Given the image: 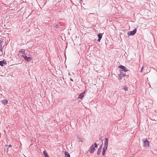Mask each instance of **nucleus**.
Masks as SVG:
<instances>
[{
	"label": "nucleus",
	"instance_id": "nucleus-7",
	"mask_svg": "<svg viewBox=\"0 0 157 157\" xmlns=\"http://www.w3.org/2000/svg\"><path fill=\"white\" fill-rule=\"evenodd\" d=\"M85 92V91L79 95L78 98L80 99H82L84 97Z\"/></svg>",
	"mask_w": 157,
	"mask_h": 157
},
{
	"label": "nucleus",
	"instance_id": "nucleus-3",
	"mask_svg": "<svg viewBox=\"0 0 157 157\" xmlns=\"http://www.w3.org/2000/svg\"><path fill=\"white\" fill-rule=\"evenodd\" d=\"M24 59L27 62H29L32 59V58L31 57H28L26 56H23Z\"/></svg>",
	"mask_w": 157,
	"mask_h": 157
},
{
	"label": "nucleus",
	"instance_id": "nucleus-19",
	"mask_svg": "<svg viewBox=\"0 0 157 157\" xmlns=\"http://www.w3.org/2000/svg\"><path fill=\"white\" fill-rule=\"evenodd\" d=\"M143 67H142V68H141V71H140V72H143Z\"/></svg>",
	"mask_w": 157,
	"mask_h": 157
},
{
	"label": "nucleus",
	"instance_id": "nucleus-4",
	"mask_svg": "<svg viewBox=\"0 0 157 157\" xmlns=\"http://www.w3.org/2000/svg\"><path fill=\"white\" fill-rule=\"evenodd\" d=\"M118 67L119 68L122 69V70L121 71H124L125 72H126L128 71V70L126 68V67H125L122 66V65H120Z\"/></svg>",
	"mask_w": 157,
	"mask_h": 157
},
{
	"label": "nucleus",
	"instance_id": "nucleus-17",
	"mask_svg": "<svg viewBox=\"0 0 157 157\" xmlns=\"http://www.w3.org/2000/svg\"><path fill=\"white\" fill-rule=\"evenodd\" d=\"M123 89L125 91H127L128 90V88L126 86H124Z\"/></svg>",
	"mask_w": 157,
	"mask_h": 157
},
{
	"label": "nucleus",
	"instance_id": "nucleus-5",
	"mask_svg": "<svg viewBox=\"0 0 157 157\" xmlns=\"http://www.w3.org/2000/svg\"><path fill=\"white\" fill-rule=\"evenodd\" d=\"M136 29H134L133 31L128 32V34L129 36L133 35L136 33Z\"/></svg>",
	"mask_w": 157,
	"mask_h": 157
},
{
	"label": "nucleus",
	"instance_id": "nucleus-21",
	"mask_svg": "<svg viewBox=\"0 0 157 157\" xmlns=\"http://www.w3.org/2000/svg\"><path fill=\"white\" fill-rule=\"evenodd\" d=\"M70 79L71 81H73V80L72 78H70Z\"/></svg>",
	"mask_w": 157,
	"mask_h": 157
},
{
	"label": "nucleus",
	"instance_id": "nucleus-18",
	"mask_svg": "<svg viewBox=\"0 0 157 157\" xmlns=\"http://www.w3.org/2000/svg\"><path fill=\"white\" fill-rule=\"evenodd\" d=\"M102 144H101V145L100 146V147L99 148V149H100V150H101V149H102Z\"/></svg>",
	"mask_w": 157,
	"mask_h": 157
},
{
	"label": "nucleus",
	"instance_id": "nucleus-8",
	"mask_svg": "<svg viewBox=\"0 0 157 157\" xmlns=\"http://www.w3.org/2000/svg\"><path fill=\"white\" fill-rule=\"evenodd\" d=\"M108 144V140L107 138H106L105 139V141L104 147H107Z\"/></svg>",
	"mask_w": 157,
	"mask_h": 157
},
{
	"label": "nucleus",
	"instance_id": "nucleus-14",
	"mask_svg": "<svg viewBox=\"0 0 157 157\" xmlns=\"http://www.w3.org/2000/svg\"><path fill=\"white\" fill-rule=\"evenodd\" d=\"M118 75V79L119 80H121L122 78L121 74H121H119Z\"/></svg>",
	"mask_w": 157,
	"mask_h": 157
},
{
	"label": "nucleus",
	"instance_id": "nucleus-9",
	"mask_svg": "<svg viewBox=\"0 0 157 157\" xmlns=\"http://www.w3.org/2000/svg\"><path fill=\"white\" fill-rule=\"evenodd\" d=\"M2 41L0 40V51H2L3 48L2 44Z\"/></svg>",
	"mask_w": 157,
	"mask_h": 157
},
{
	"label": "nucleus",
	"instance_id": "nucleus-10",
	"mask_svg": "<svg viewBox=\"0 0 157 157\" xmlns=\"http://www.w3.org/2000/svg\"><path fill=\"white\" fill-rule=\"evenodd\" d=\"M107 148V147H104L103 148V151L102 152V154L103 155H105V152Z\"/></svg>",
	"mask_w": 157,
	"mask_h": 157
},
{
	"label": "nucleus",
	"instance_id": "nucleus-12",
	"mask_svg": "<svg viewBox=\"0 0 157 157\" xmlns=\"http://www.w3.org/2000/svg\"><path fill=\"white\" fill-rule=\"evenodd\" d=\"M2 102L4 105H6L8 103V101L6 99H4Z\"/></svg>",
	"mask_w": 157,
	"mask_h": 157
},
{
	"label": "nucleus",
	"instance_id": "nucleus-2",
	"mask_svg": "<svg viewBox=\"0 0 157 157\" xmlns=\"http://www.w3.org/2000/svg\"><path fill=\"white\" fill-rule=\"evenodd\" d=\"M149 142L146 139L144 141L143 146L146 148L149 147Z\"/></svg>",
	"mask_w": 157,
	"mask_h": 157
},
{
	"label": "nucleus",
	"instance_id": "nucleus-13",
	"mask_svg": "<svg viewBox=\"0 0 157 157\" xmlns=\"http://www.w3.org/2000/svg\"><path fill=\"white\" fill-rule=\"evenodd\" d=\"M65 157H70V154L67 152L65 151Z\"/></svg>",
	"mask_w": 157,
	"mask_h": 157
},
{
	"label": "nucleus",
	"instance_id": "nucleus-11",
	"mask_svg": "<svg viewBox=\"0 0 157 157\" xmlns=\"http://www.w3.org/2000/svg\"><path fill=\"white\" fill-rule=\"evenodd\" d=\"M43 153L45 157H49L47 153V152L45 151H44Z\"/></svg>",
	"mask_w": 157,
	"mask_h": 157
},
{
	"label": "nucleus",
	"instance_id": "nucleus-16",
	"mask_svg": "<svg viewBox=\"0 0 157 157\" xmlns=\"http://www.w3.org/2000/svg\"><path fill=\"white\" fill-rule=\"evenodd\" d=\"M3 63L4 62L3 61H0V65H1V66H3Z\"/></svg>",
	"mask_w": 157,
	"mask_h": 157
},
{
	"label": "nucleus",
	"instance_id": "nucleus-1",
	"mask_svg": "<svg viewBox=\"0 0 157 157\" xmlns=\"http://www.w3.org/2000/svg\"><path fill=\"white\" fill-rule=\"evenodd\" d=\"M98 145L96 143H95L94 145H93L90 147L89 151L90 153H93L95 150V148L97 147Z\"/></svg>",
	"mask_w": 157,
	"mask_h": 157
},
{
	"label": "nucleus",
	"instance_id": "nucleus-15",
	"mask_svg": "<svg viewBox=\"0 0 157 157\" xmlns=\"http://www.w3.org/2000/svg\"><path fill=\"white\" fill-rule=\"evenodd\" d=\"M101 151V150H100V149H98L97 152V154L99 155L100 154Z\"/></svg>",
	"mask_w": 157,
	"mask_h": 157
},
{
	"label": "nucleus",
	"instance_id": "nucleus-20",
	"mask_svg": "<svg viewBox=\"0 0 157 157\" xmlns=\"http://www.w3.org/2000/svg\"><path fill=\"white\" fill-rule=\"evenodd\" d=\"M122 75L124 77L125 76V74H123Z\"/></svg>",
	"mask_w": 157,
	"mask_h": 157
},
{
	"label": "nucleus",
	"instance_id": "nucleus-6",
	"mask_svg": "<svg viewBox=\"0 0 157 157\" xmlns=\"http://www.w3.org/2000/svg\"><path fill=\"white\" fill-rule=\"evenodd\" d=\"M102 34H101V33H99L98 35V41L99 42L101 40V39L102 38Z\"/></svg>",
	"mask_w": 157,
	"mask_h": 157
}]
</instances>
